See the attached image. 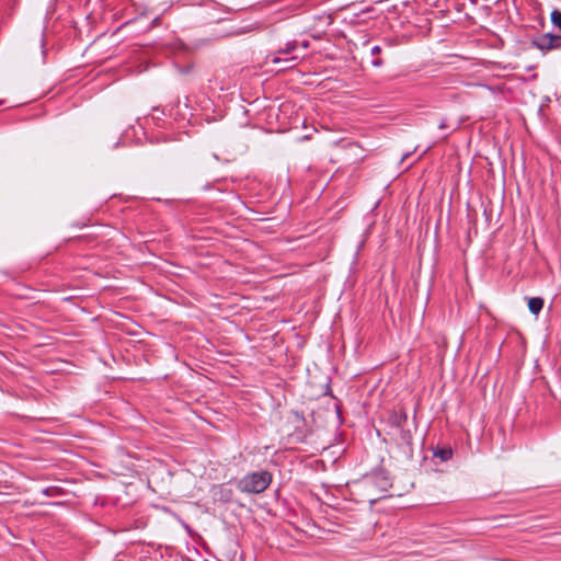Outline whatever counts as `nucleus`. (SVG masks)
Wrapping results in <instances>:
<instances>
[{
	"label": "nucleus",
	"mask_w": 561,
	"mask_h": 561,
	"mask_svg": "<svg viewBox=\"0 0 561 561\" xmlns=\"http://www.w3.org/2000/svg\"><path fill=\"white\" fill-rule=\"evenodd\" d=\"M272 481L267 471L252 472L238 481V489L248 494H257L265 491Z\"/></svg>",
	"instance_id": "1"
},
{
	"label": "nucleus",
	"mask_w": 561,
	"mask_h": 561,
	"mask_svg": "<svg viewBox=\"0 0 561 561\" xmlns=\"http://www.w3.org/2000/svg\"><path fill=\"white\" fill-rule=\"evenodd\" d=\"M531 46L543 55L550 50L561 49L560 35L546 33L531 41Z\"/></svg>",
	"instance_id": "2"
},
{
	"label": "nucleus",
	"mask_w": 561,
	"mask_h": 561,
	"mask_svg": "<svg viewBox=\"0 0 561 561\" xmlns=\"http://www.w3.org/2000/svg\"><path fill=\"white\" fill-rule=\"evenodd\" d=\"M390 434L394 436V439L400 447H407L409 450H411L412 433L410 430H405L404 426H402L393 432H390Z\"/></svg>",
	"instance_id": "3"
},
{
	"label": "nucleus",
	"mask_w": 561,
	"mask_h": 561,
	"mask_svg": "<svg viewBox=\"0 0 561 561\" xmlns=\"http://www.w3.org/2000/svg\"><path fill=\"white\" fill-rule=\"evenodd\" d=\"M408 421V415L403 410L392 411L388 416V425L391 432L404 426Z\"/></svg>",
	"instance_id": "4"
},
{
	"label": "nucleus",
	"mask_w": 561,
	"mask_h": 561,
	"mask_svg": "<svg viewBox=\"0 0 561 561\" xmlns=\"http://www.w3.org/2000/svg\"><path fill=\"white\" fill-rule=\"evenodd\" d=\"M213 495L215 500L221 502H229L232 497V490L225 485H217L213 489Z\"/></svg>",
	"instance_id": "5"
},
{
	"label": "nucleus",
	"mask_w": 561,
	"mask_h": 561,
	"mask_svg": "<svg viewBox=\"0 0 561 561\" xmlns=\"http://www.w3.org/2000/svg\"><path fill=\"white\" fill-rule=\"evenodd\" d=\"M270 58H271V62L274 64V65H278V64L284 62L285 64L284 69L294 67V65L298 60L297 56H290V57H286V58H280V57H278L276 55H273Z\"/></svg>",
	"instance_id": "6"
},
{
	"label": "nucleus",
	"mask_w": 561,
	"mask_h": 561,
	"mask_svg": "<svg viewBox=\"0 0 561 561\" xmlns=\"http://www.w3.org/2000/svg\"><path fill=\"white\" fill-rule=\"evenodd\" d=\"M543 307V299L541 297H533L528 300V309L529 311L537 316Z\"/></svg>",
	"instance_id": "7"
},
{
	"label": "nucleus",
	"mask_w": 561,
	"mask_h": 561,
	"mask_svg": "<svg viewBox=\"0 0 561 561\" xmlns=\"http://www.w3.org/2000/svg\"><path fill=\"white\" fill-rule=\"evenodd\" d=\"M453 451L449 448H440L434 451V456L442 461H447L451 458Z\"/></svg>",
	"instance_id": "8"
},
{
	"label": "nucleus",
	"mask_w": 561,
	"mask_h": 561,
	"mask_svg": "<svg viewBox=\"0 0 561 561\" xmlns=\"http://www.w3.org/2000/svg\"><path fill=\"white\" fill-rule=\"evenodd\" d=\"M297 48L296 42H287L276 54L289 55Z\"/></svg>",
	"instance_id": "9"
},
{
	"label": "nucleus",
	"mask_w": 561,
	"mask_h": 561,
	"mask_svg": "<svg viewBox=\"0 0 561 561\" xmlns=\"http://www.w3.org/2000/svg\"><path fill=\"white\" fill-rule=\"evenodd\" d=\"M551 23L559 30H561V11L554 9L551 12Z\"/></svg>",
	"instance_id": "10"
},
{
	"label": "nucleus",
	"mask_w": 561,
	"mask_h": 561,
	"mask_svg": "<svg viewBox=\"0 0 561 561\" xmlns=\"http://www.w3.org/2000/svg\"><path fill=\"white\" fill-rule=\"evenodd\" d=\"M370 53L371 55H378L381 53V47L376 45V46H373L371 49H370Z\"/></svg>",
	"instance_id": "11"
},
{
	"label": "nucleus",
	"mask_w": 561,
	"mask_h": 561,
	"mask_svg": "<svg viewBox=\"0 0 561 561\" xmlns=\"http://www.w3.org/2000/svg\"><path fill=\"white\" fill-rule=\"evenodd\" d=\"M371 65L374 67H380L382 65V60L380 58L373 59Z\"/></svg>",
	"instance_id": "12"
},
{
	"label": "nucleus",
	"mask_w": 561,
	"mask_h": 561,
	"mask_svg": "<svg viewBox=\"0 0 561 561\" xmlns=\"http://www.w3.org/2000/svg\"><path fill=\"white\" fill-rule=\"evenodd\" d=\"M445 127H446L445 122H444V121H443V122H440V124H439V128H440V129H444Z\"/></svg>",
	"instance_id": "13"
},
{
	"label": "nucleus",
	"mask_w": 561,
	"mask_h": 561,
	"mask_svg": "<svg viewBox=\"0 0 561 561\" xmlns=\"http://www.w3.org/2000/svg\"><path fill=\"white\" fill-rule=\"evenodd\" d=\"M302 47H304V48H308V47H309V43H308V42H304V43H302Z\"/></svg>",
	"instance_id": "14"
},
{
	"label": "nucleus",
	"mask_w": 561,
	"mask_h": 561,
	"mask_svg": "<svg viewBox=\"0 0 561 561\" xmlns=\"http://www.w3.org/2000/svg\"><path fill=\"white\" fill-rule=\"evenodd\" d=\"M409 156H410V153H405V154L402 157V160L407 159Z\"/></svg>",
	"instance_id": "15"
}]
</instances>
